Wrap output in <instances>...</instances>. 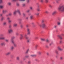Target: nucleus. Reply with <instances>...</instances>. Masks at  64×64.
Segmentation results:
<instances>
[{"mask_svg": "<svg viewBox=\"0 0 64 64\" xmlns=\"http://www.w3.org/2000/svg\"><path fill=\"white\" fill-rule=\"evenodd\" d=\"M58 9L60 11L64 12V6L62 5L58 8Z\"/></svg>", "mask_w": 64, "mask_h": 64, "instance_id": "nucleus-1", "label": "nucleus"}, {"mask_svg": "<svg viewBox=\"0 0 64 64\" xmlns=\"http://www.w3.org/2000/svg\"><path fill=\"white\" fill-rule=\"evenodd\" d=\"M10 41V42H12L14 47L17 46V44H16L15 43V42H14V40H13V39H11Z\"/></svg>", "mask_w": 64, "mask_h": 64, "instance_id": "nucleus-2", "label": "nucleus"}, {"mask_svg": "<svg viewBox=\"0 0 64 64\" xmlns=\"http://www.w3.org/2000/svg\"><path fill=\"white\" fill-rule=\"evenodd\" d=\"M8 33L9 34H10L11 33H12V32H13V31L12 29L10 28L8 30Z\"/></svg>", "mask_w": 64, "mask_h": 64, "instance_id": "nucleus-3", "label": "nucleus"}, {"mask_svg": "<svg viewBox=\"0 0 64 64\" xmlns=\"http://www.w3.org/2000/svg\"><path fill=\"white\" fill-rule=\"evenodd\" d=\"M28 32V35H30V30L29 28H28L27 30Z\"/></svg>", "mask_w": 64, "mask_h": 64, "instance_id": "nucleus-4", "label": "nucleus"}, {"mask_svg": "<svg viewBox=\"0 0 64 64\" xmlns=\"http://www.w3.org/2000/svg\"><path fill=\"white\" fill-rule=\"evenodd\" d=\"M46 22H44L42 24V28H45L46 27Z\"/></svg>", "mask_w": 64, "mask_h": 64, "instance_id": "nucleus-5", "label": "nucleus"}, {"mask_svg": "<svg viewBox=\"0 0 64 64\" xmlns=\"http://www.w3.org/2000/svg\"><path fill=\"white\" fill-rule=\"evenodd\" d=\"M2 12L3 14H6V12H7V10H3L2 11Z\"/></svg>", "mask_w": 64, "mask_h": 64, "instance_id": "nucleus-6", "label": "nucleus"}, {"mask_svg": "<svg viewBox=\"0 0 64 64\" xmlns=\"http://www.w3.org/2000/svg\"><path fill=\"white\" fill-rule=\"evenodd\" d=\"M16 11L17 12H18V13L19 15H21V12H20V10L18 9L16 10Z\"/></svg>", "mask_w": 64, "mask_h": 64, "instance_id": "nucleus-7", "label": "nucleus"}, {"mask_svg": "<svg viewBox=\"0 0 64 64\" xmlns=\"http://www.w3.org/2000/svg\"><path fill=\"white\" fill-rule=\"evenodd\" d=\"M0 45L1 46H5V43L4 42H1L0 44Z\"/></svg>", "mask_w": 64, "mask_h": 64, "instance_id": "nucleus-8", "label": "nucleus"}, {"mask_svg": "<svg viewBox=\"0 0 64 64\" xmlns=\"http://www.w3.org/2000/svg\"><path fill=\"white\" fill-rule=\"evenodd\" d=\"M58 50H59L60 51H62V50H63V49L61 48H60V46H58Z\"/></svg>", "mask_w": 64, "mask_h": 64, "instance_id": "nucleus-9", "label": "nucleus"}, {"mask_svg": "<svg viewBox=\"0 0 64 64\" xmlns=\"http://www.w3.org/2000/svg\"><path fill=\"white\" fill-rule=\"evenodd\" d=\"M26 39L28 40L27 41V43H30V38H28Z\"/></svg>", "mask_w": 64, "mask_h": 64, "instance_id": "nucleus-10", "label": "nucleus"}, {"mask_svg": "<svg viewBox=\"0 0 64 64\" xmlns=\"http://www.w3.org/2000/svg\"><path fill=\"white\" fill-rule=\"evenodd\" d=\"M11 50H13L14 49V46H12L10 48Z\"/></svg>", "mask_w": 64, "mask_h": 64, "instance_id": "nucleus-11", "label": "nucleus"}, {"mask_svg": "<svg viewBox=\"0 0 64 64\" xmlns=\"http://www.w3.org/2000/svg\"><path fill=\"white\" fill-rule=\"evenodd\" d=\"M56 13V11H54L52 13V15H55Z\"/></svg>", "mask_w": 64, "mask_h": 64, "instance_id": "nucleus-12", "label": "nucleus"}, {"mask_svg": "<svg viewBox=\"0 0 64 64\" xmlns=\"http://www.w3.org/2000/svg\"><path fill=\"white\" fill-rule=\"evenodd\" d=\"M24 37L26 39H28V38H29V37H27V34H25L24 35Z\"/></svg>", "mask_w": 64, "mask_h": 64, "instance_id": "nucleus-13", "label": "nucleus"}, {"mask_svg": "<svg viewBox=\"0 0 64 64\" xmlns=\"http://www.w3.org/2000/svg\"><path fill=\"white\" fill-rule=\"evenodd\" d=\"M58 37L60 38V39H62V38L61 36L60 35H58Z\"/></svg>", "mask_w": 64, "mask_h": 64, "instance_id": "nucleus-14", "label": "nucleus"}, {"mask_svg": "<svg viewBox=\"0 0 64 64\" xmlns=\"http://www.w3.org/2000/svg\"><path fill=\"white\" fill-rule=\"evenodd\" d=\"M32 25H33V27H35V23H34V22H32Z\"/></svg>", "mask_w": 64, "mask_h": 64, "instance_id": "nucleus-15", "label": "nucleus"}, {"mask_svg": "<svg viewBox=\"0 0 64 64\" xmlns=\"http://www.w3.org/2000/svg\"><path fill=\"white\" fill-rule=\"evenodd\" d=\"M16 13H17V11L16 10L14 11L13 12V14L14 15H15L16 14Z\"/></svg>", "mask_w": 64, "mask_h": 64, "instance_id": "nucleus-16", "label": "nucleus"}, {"mask_svg": "<svg viewBox=\"0 0 64 64\" xmlns=\"http://www.w3.org/2000/svg\"><path fill=\"white\" fill-rule=\"evenodd\" d=\"M20 59V58H19V56H17L16 58V60L17 61H19Z\"/></svg>", "mask_w": 64, "mask_h": 64, "instance_id": "nucleus-17", "label": "nucleus"}, {"mask_svg": "<svg viewBox=\"0 0 64 64\" xmlns=\"http://www.w3.org/2000/svg\"><path fill=\"white\" fill-rule=\"evenodd\" d=\"M32 57H35L36 56V55L35 54H32L30 55Z\"/></svg>", "mask_w": 64, "mask_h": 64, "instance_id": "nucleus-18", "label": "nucleus"}, {"mask_svg": "<svg viewBox=\"0 0 64 64\" xmlns=\"http://www.w3.org/2000/svg\"><path fill=\"white\" fill-rule=\"evenodd\" d=\"M5 39V38L4 37H2V38H0V40H4Z\"/></svg>", "mask_w": 64, "mask_h": 64, "instance_id": "nucleus-19", "label": "nucleus"}, {"mask_svg": "<svg viewBox=\"0 0 64 64\" xmlns=\"http://www.w3.org/2000/svg\"><path fill=\"white\" fill-rule=\"evenodd\" d=\"M26 6V4H22V7H25Z\"/></svg>", "mask_w": 64, "mask_h": 64, "instance_id": "nucleus-20", "label": "nucleus"}, {"mask_svg": "<svg viewBox=\"0 0 64 64\" xmlns=\"http://www.w3.org/2000/svg\"><path fill=\"white\" fill-rule=\"evenodd\" d=\"M10 54V52H8V53H6V55H9Z\"/></svg>", "mask_w": 64, "mask_h": 64, "instance_id": "nucleus-21", "label": "nucleus"}, {"mask_svg": "<svg viewBox=\"0 0 64 64\" xmlns=\"http://www.w3.org/2000/svg\"><path fill=\"white\" fill-rule=\"evenodd\" d=\"M17 24H14L13 25V26L14 27H16L17 26Z\"/></svg>", "mask_w": 64, "mask_h": 64, "instance_id": "nucleus-22", "label": "nucleus"}, {"mask_svg": "<svg viewBox=\"0 0 64 64\" xmlns=\"http://www.w3.org/2000/svg\"><path fill=\"white\" fill-rule=\"evenodd\" d=\"M3 20H4V17H2L1 19V21H2Z\"/></svg>", "mask_w": 64, "mask_h": 64, "instance_id": "nucleus-23", "label": "nucleus"}, {"mask_svg": "<svg viewBox=\"0 0 64 64\" xmlns=\"http://www.w3.org/2000/svg\"><path fill=\"white\" fill-rule=\"evenodd\" d=\"M8 5H9V6H10V5H11V3L10 2H8Z\"/></svg>", "mask_w": 64, "mask_h": 64, "instance_id": "nucleus-24", "label": "nucleus"}, {"mask_svg": "<svg viewBox=\"0 0 64 64\" xmlns=\"http://www.w3.org/2000/svg\"><path fill=\"white\" fill-rule=\"evenodd\" d=\"M39 13H34V15H37V16H38V15H39Z\"/></svg>", "mask_w": 64, "mask_h": 64, "instance_id": "nucleus-25", "label": "nucleus"}, {"mask_svg": "<svg viewBox=\"0 0 64 64\" xmlns=\"http://www.w3.org/2000/svg\"><path fill=\"white\" fill-rule=\"evenodd\" d=\"M57 24L58 25H60V22H58Z\"/></svg>", "mask_w": 64, "mask_h": 64, "instance_id": "nucleus-26", "label": "nucleus"}, {"mask_svg": "<svg viewBox=\"0 0 64 64\" xmlns=\"http://www.w3.org/2000/svg\"><path fill=\"white\" fill-rule=\"evenodd\" d=\"M11 22H12V21H11V20H8V22L9 23H11Z\"/></svg>", "mask_w": 64, "mask_h": 64, "instance_id": "nucleus-27", "label": "nucleus"}, {"mask_svg": "<svg viewBox=\"0 0 64 64\" xmlns=\"http://www.w3.org/2000/svg\"><path fill=\"white\" fill-rule=\"evenodd\" d=\"M5 41L6 43H8L9 42V40H8L6 39L5 40Z\"/></svg>", "mask_w": 64, "mask_h": 64, "instance_id": "nucleus-28", "label": "nucleus"}, {"mask_svg": "<svg viewBox=\"0 0 64 64\" xmlns=\"http://www.w3.org/2000/svg\"><path fill=\"white\" fill-rule=\"evenodd\" d=\"M37 10L38 11H40V8H38L37 9Z\"/></svg>", "mask_w": 64, "mask_h": 64, "instance_id": "nucleus-29", "label": "nucleus"}, {"mask_svg": "<svg viewBox=\"0 0 64 64\" xmlns=\"http://www.w3.org/2000/svg\"><path fill=\"white\" fill-rule=\"evenodd\" d=\"M26 2L28 3H29L30 2V0H26Z\"/></svg>", "mask_w": 64, "mask_h": 64, "instance_id": "nucleus-30", "label": "nucleus"}, {"mask_svg": "<svg viewBox=\"0 0 64 64\" xmlns=\"http://www.w3.org/2000/svg\"><path fill=\"white\" fill-rule=\"evenodd\" d=\"M3 25H6V22H4L3 23Z\"/></svg>", "mask_w": 64, "mask_h": 64, "instance_id": "nucleus-31", "label": "nucleus"}, {"mask_svg": "<svg viewBox=\"0 0 64 64\" xmlns=\"http://www.w3.org/2000/svg\"><path fill=\"white\" fill-rule=\"evenodd\" d=\"M60 60H63V56H61L60 57Z\"/></svg>", "mask_w": 64, "mask_h": 64, "instance_id": "nucleus-32", "label": "nucleus"}, {"mask_svg": "<svg viewBox=\"0 0 64 64\" xmlns=\"http://www.w3.org/2000/svg\"><path fill=\"white\" fill-rule=\"evenodd\" d=\"M40 2L42 3H43L44 2V0H40Z\"/></svg>", "mask_w": 64, "mask_h": 64, "instance_id": "nucleus-33", "label": "nucleus"}, {"mask_svg": "<svg viewBox=\"0 0 64 64\" xmlns=\"http://www.w3.org/2000/svg\"><path fill=\"white\" fill-rule=\"evenodd\" d=\"M7 19L8 20H10V18L9 17H8L7 18Z\"/></svg>", "mask_w": 64, "mask_h": 64, "instance_id": "nucleus-34", "label": "nucleus"}, {"mask_svg": "<svg viewBox=\"0 0 64 64\" xmlns=\"http://www.w3.org/2000/svg\"><path fill=\"white\" fill-rule=\"evenodd\" d=\"M33 16H30V19H33Z\"/></svg>", "mask_w": 64, "mask_h": 64, "instance_id": "nucleus-35", "label": "nucleus"}, {"mask_svg": "<svg viewBox=\"0 0 64 64\" xmlns=\"http://www.w3.org/2000/svg\"><path fill=\"white\" fill-rule=\"evenodd\" d=\"M42 23H44L45 22V20H42Z\"/></svg>", "mask_w": 64, "mask_h": 64, "instance_id": "nucleus-36", "label": "nucleus"}, {"mask_svg": "<svg viewBox=\"0 0 64 64\" xmlns=\"http://www.w3.org/2000/svg\"><path fill=\"white\" fill-rule=\"evenodd\" d=\"M3 8V6L1 5L0 6V9H2Z\"/></svg>", "mask_w": 64, "mask_h": 64, "instance_id": "nucleus-37", "label": "nucleus"}, {"mask_svg": "<svg viewBox=\"0 0 64 64\" xmlns=\"http://www.w3.org/2000/svg\"><path fill=\"white\" fill-rule=\"evenodd\" d=\"M29 51V49H28L26 51V53H28V52Z\"/></svg>", "mask_w": 64, "mask_h": 64, "instance_id": "nucleus-38", "label": "nucleus"}, {"mask_svg": "<svg viewBox=\"0 0 64 64\" xmlns=\"http://www.w3.org/2000/svg\"><path fill=\"white\" fill-rule=\"evenodd\" d=\"M16 6H18V7H19V6H20V5H19V4H18V3L17 4H16Z\"/></svg>", "mask_w": 64, "mask_h": 64, "instance_id": "nucleus-39", "label": "nucleus"}, {"mask_svg": "<svg viewBox=\"0 0 64 64\" xmlns=\"http://www.w3.org/2000/svg\"><path fill=\"white\" fill-rule=\"evenodd\" d=\"M30 12V10H28L26 11V12H27V13H28L29 12Z\"/></svg>", "mask_w": 64, "mask_h": 64, "instance_id": "nucleus-40", "label": "nucleus"}, {"mask_svg": "<svg viewBox=\"0 0 64 64\" xmlns=\"http://www.w3.org/2000/svg\"><path fill=\"white\" fill-rule=\"evenodd\" d=\"M23 16H24V17H25V16H26V15L24 13H23Z\"/></svg>", "mask_w": 64, "mask_h": 64, "instance_id": "nucleus-41", "label": "nucleus"}, {"mask_svg": "<svg viewBox=\"0 0 64 64\" xmlns=\"http://www.w3.org/2000/svg\"><path fill=\"white\" fill-rule=\"evenodd\" d=\"M46 42H47L48 43V42H49V40L48 39H46Z\"/></svg>", "mask_w": 64, "mask_h": 64, "instance_id": "nucleus-42", "label": "nucleus"}, {"mask_svg": "<svg viewBox=\"0 0 64 64\" xmlns=\"http://www.w3.org/2000/svg\"><path fill=\"white\" fill-rule=\"evenodd\" d=\"M23 38V36H21L20 38V39L21 40Z\"/></svg>", "mask_w": 64, "mask_h": 64, "instance_id": "nucleus-43", "label": "nucleus"}, {"mask_svg": "<svg viewBox=\"0 0 64 64\" xmlns=\"http://www.w3.org/2000/svg\"><path fill=\"white\" fill-rule=\"evenodd\" d=\"M28 64H31V62L30 61H28Z\"/></svg>", "mask_w": 64, "mask_h": 64, "instance_id": "nucleus-44", "label": "nucleus"}, {"mask_svg": "<svg viewBox=\"0 0 64 64\" xmlns=\"http://www.w3.org/2000/svg\"><path fill=\"white\" fill-rule=\"evenodd\" d=\"M26 0H19V1H25Z\"/></svg>", "mask_w": 64, "mask_h": 64, "instance_id": "nucleus-45", "label": "nucleus"}, {"mask_svg": "<svg viewBox=\"0 0 64 64\" xmlns=\"http://www.w3.org/2000/svg\"><path fill=\"white\" fill-rule=\"evenodd\" d=\"M55 53H56V54H58V52L57 50H56L55 51Z\"/></svg>", "mask_w": 64, "mask_h": 64, "instance_id": "nucleus-46", "label": "nucleus"}, {"mask_svg": "<svg viewBox=\"0 0 64 64\" xmlns=\"http://www.w3.org/2000/svg\"><path fill=\"white\" fill-rule=\"evenodd\" d=\"M16 35L17 36H18V35H19V33L18 32H16Z\"/></svg>", "mask_w": 64, "mask_h": 64, "instance_id": "nucleus-47", "label": "nucleus"}, {"mask_svg": "<svg viewBox=\"0 0 64 64\" xmlns=\"http://www.w3.org/2000/svg\"><path fill=\"white\" fill-rule=\"evenodd\" d=\"M9 16H11L12 15V14L11 13H10L8 14Z\"/></svg>", "mask_w": 64, "mask_h": 64, "instance_id": "nucleus-48", "label": "nucleus"}, {"mask_svg": "<svg viewBox=\"0 0 64 64\" xmlns=\"http://www.w3.org/2000/svg\"><path fill=\"white\" fill-rule=\"evenodd\" d=\"M25 58H28L29 57V56H25Z\"/></svg>", "mask_w": 64, "mask_h": 64, "instance_id": "nucleus-49", "label": "nucleus"}, {"mask_svg": "<svg viewBox=\"0 0 64 64\" xmlns=\"http://www.w3.org/2000/svg\"><path fill=\"white\" fill-rule=\"evenodd\" d=\"M41 40H42V41H44V40H45V39L43 38H42L41 39Z\"/></svg>", "mask_w": 64, "mask_h": 64, "instance_id": "nucleus-50", "label": "nucleus"}, {"mask_svg": "<svg viewBox=\"0 0 64 64\" xmlns=\"http://www.w3.org/2000/svg\"><path fill=\"white\" fill-rule=\"evenodd\" d=\"M23 25H22V24H21L20 25V27L21 28H23Z\"/></svg>", "mask_w": 64, "mask_h": 64, "instance_id": "nucleus-51", "label": "nucleus"}, {"mask_svg": "<svg viewBox=\"0 0 64 64\" xmlns=\"http://www.w3.org/2000/svg\"><path fill=\"white\" fill-rule=\"evenodd\" d=\"M36 39H38V36H36L35 37Z\"/></svg>", "mask_w": 64, "mask_h": 64, "instance_id": "nucleus-52", "label": "nucleus"}, {"mask_svg": "<svg viewBox=\"0 0 64 64\" xmlns=\"http://www.w3.org/2000/svg\"><path fill=\"white\" fill-rule=\"evenodd\" d=\"M12 1L13 2H16V1H17V0H12Z\"/></svg>", "mask_w": 64, "mask_h": 64, "instance_id": "nucleus-53", "label": "nucleus"}, {"mask_svg": "<svg viewBox=\"0 0 64 64\" xmlns=\"http://www.w3.org/2000/svg\"><path fill=\"white\" fill-rule=\"evenodd\" d=\"M11 27H12V26L11 25H10V26H9V28H11Z\"/></svg>", "mask_w": 64, "mask_h": 64, "instance_id": "nucleus-54", "label": "nucleus"}, {"mask_svg": "<svg viewBox=\"0 0 64 64\" xmlns=\"http://www.w3.org/2000/svg\"><path fill=\"white\" fill-rule=\"evenodd\" d=\"M37 7L38 8H39V7H40V5H38V6Z\"/></svg>", "mask_w": 64, "mask_h": 64, "instance_id": "nucleus-55", "label": "nucleus"}, {"mask_svg": "<svg viewBox=\"0 0 64 64\" xmlns=\"http://www.w3.org/2000/svg\"><path fill=\"white\" fill-rule=\"evenodd\" d=\"M45 1H46V3H48V0H46Z\"/></svg>", "mask_w": 64, "mask_h": 64, "instance_id": "nucleus-56", "label": "nucleus"}, {"mask_svg": "<svg viewBox=\"0 0 64 64\" xmlns=\"http://www.w3.org/2000/svg\"><path fill=\"white\" fill-rule=\"evenodd\" d=\"M2 15H3V14H0V17H2Z\"/></svg>", "mask_w": 64, "mask_h": 64, "instance_id": "nucleus-57", "label": "nucleus"}, {"mask_svg": "<svg viewBox=\"0 0 64 64\" xmlns=\"http://www.w3.org/2000/svg\"><path fill=\"white\" fill-rule=\"evenodd\" d=\"M38 46V45H36L35 46V48L36 49V48Z\"/></svg>", "mask_w": 64, "mask_h": 64, "instance_id": "nucleus-58", "label": "nucleus"}, {"mask_svg": "<svg viewBox=\"0 0 64 64\" xmlns=\"http://www.w3.org/2000/svg\"><path fill=\"white\" fill-rule=\"evenodd\" d=\"M0 37H2V36H3V34H1L0 35Z\"/></svg>", "mask_w": 64, "mask_h": 64, "instance_id": "nucleus-59", "label": "nucleus"}, {"mask_svg": "<svg viewBox=\"0 0 64 64\" xmlns=\"http://www.w3.org/2000/svg\"><path fill=\"white\" fill-rule=\"evenodd\" d=\"M49 7H50V8H52V6L51 5H50Z\"/></svg>", "mask_w": 64, "mask_h": 64, "instance_id": "nucleus-60", "label": "nucleus"}, {"mask_svg": "<svg viewBox=\"0 0 64 64\" xmlns=\"http://www.w3.org/2000/svg\"><path fill=\"white\" fill-rule=\"evenodd\" d=\"M0 3H2V0H0Z\"/></svg>", "mask_w": 64, "mask_h": 64, "instance_id": "nucleus-61", "label": "nucleus"}, {"mask_svg": "<svg viewBox=\"0 0 64 64\" xmlns=\"http://www.w3.org/2000/svg\"><path fill=\"white\" fill-rule=\"evenodd\" d=\"M30 9H31V10H32V7H30Z\"/></svg>", "mask_w": 64, "mask_h": 64, "instance_id": "nucleus-62", "label": "nucleus"}, {"mask_svg": "<svg viewBox=\"0 0 64 64\" xmlns=\"http://www.w3.org/2000/svg\"><path fill=\"white\" fill-rule=\"evenodd\" d=\"M39 26H40V27H42V25L41 24H40L39 25Z\"/></svg>", "mask_w": 64, "mask_h": 64, "instance_id": "nucleus-63", "label": "nucleus"}, {"mask_svg": "<svg viewBox=\"0 0 64 64\" xmlns=\"http://www.w3.org/2000/svg\"><path fill=\"white\" fill-rule=\"evenodd\" d=\"M41 53H42V52H38L39 54H41Z\"/></svg>", "mask_w": 64, "mask_h": 64, "instance_id": "nucleus-64", "label": "nucleus"}]
</instances>
